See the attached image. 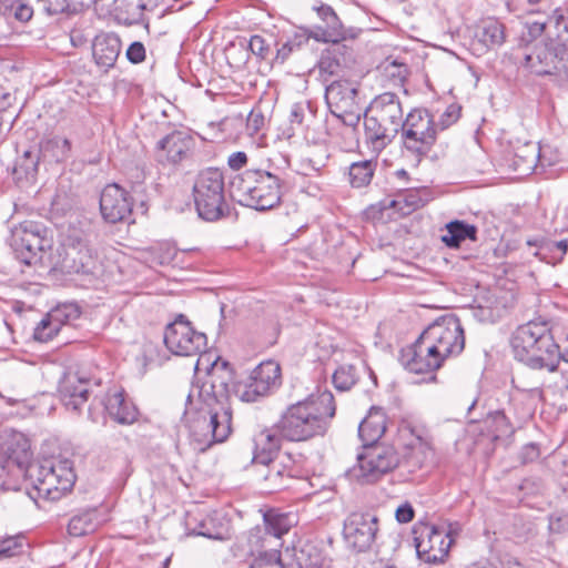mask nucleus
Listing matches in <instances>:
<instances>
[{"instance_id":"nucleus-33","label":"nucleus","mask_w":568,"mask_h":568,"mask_svg":"<svg viewBox=\"0 0 568 568\" xmlns=\"http://www.w3.org/2000/svg\"><path fill=\"white\" fill-rule=\"evenodd\" d=\"M185 527L189 535L202 536L209 539L222 540L225 537L226 529L222 524H217L212 516H201L187 514Z\"/></svg>"},{"instance_id":"nucleus-39","label":"nucleus","mask_w":568,"mask_h":568,"mask_svg":"<svg viewBox=\"0 0 568 568\" xmlns=\"http://www.w3.org/2000/svg\"><path fill=\"white\" fill-rule=\"evenodd\" d=\"M324 22L325 28H320L318 32L315 34V39L318 41L332 42L336 44L334 52L347 50L346 45L339 43L346 39V31L344 30L337 14L335 13L334 18H329Z\"/></svg>"},{"instance_id":"nucleus-46","label":"nucleus","mask_w":568,"mask_h":568,"mask_svg":"<svg viewBox=\"0 0 568 568\" xmlns=\"http://www.w3.org/2000/svg\"><path fill=\"white\" fill-rule=\"evenodd\" d=\"M332 378L335 388L345 392L349 390L356 384L358 375L355 366L344 364L335 369Z\"/></svg>"},{"instance_id":"nucleus-5","label":"nucleus","mask_w":568,"mask_h":568,"mask_svg":"<svg viewBox=\"0 0 568 568\" xmlns=\"http://www.w3.org/2000/svg\"><path fill=\"white\" fill-rule=\"evenodd\" d=\"M23 485L32 499L55 501L69 493L75 483L73 463L68 458L44 459L24 465Z\"/></svg>"},{"instance_id":"nucleus-57","label":"nucleus","mask_w":568,"mask_h":568,"mask_svg":"<svg viewBox=\"0 0 568 568\" xmlns=\"http://www.w3.org/2000/svg\"><path fill=\"white\" fill-rule=\"evenodd\" d=\"M33 16L32 7L26 2V0H20L14 12L11 17L20 22H28Z\"/></svg>"},{"instance_id":"nucleus-23","label":"nucleus","mask_w":568,"mask_h":568,"mask_svg":"<svg viewBox=\"0 0 568 568\" xmlns=\"http://www.w3.org/2000/svg\"><path fill=\"white\" fill-rule=\"evenodd\" d=\"M90 378L79 372H67L59 382V395L64 407L79 412L89 399Z\"/></svg>"},{"instance_id":"nucleus-17","label":"nucleus","mask_w":568,"mask_h":568,"mask_svg":"<svg viewBox=\"0 0 568 568\" xmlns=\"http://www.w3.org/2000/svg\"><path fill=\"white\" fill-rule=\"evenodd\" d=\"M163 341L166 348L178 356H195L206 348V335L195 331L183 315L165 326Z\"/></svg>"},{"instance_id":"nucleus-35","label":"nucleus","mask_w":568,"mask_h":568,"mask_svg":"<svg viewBox=\"0 0 568 568\" xmlns=\"http://www.w3.org/2000/svg\"><path fill=\"white\" fill-rule=\"evenodd\" d=\"M445 230L446 233L440 236V240L449 248H458L466 240H477V227L465 221H450L445 225Z\"/></svg>"},{"instance_id":"nucleus-7","label":"nucleus","mask_w":568,"mask_h":568,"mask_svg":"<svg viewBox=\"0 0 568 568\" xmlns=\"http://www.w3.org/2000/svg\"><path fill=\"white\" fill-rule=\"evenodd\" d=\"M403 106L399 97L393 92L376 95L364 114L365 140L375 151L384 150L399 133Z\"/></svg>"},{"instance_id":"nucleus-1","label":"nucleus","mask_w":568,"mask_h":568,"mask_svg":"<svg viewBox=\"0 0 568 568\" xmlns=\"http://www.w3.org/2000/svg\"><path fill=\"white\" fill-rule=\"evenodd\" d=\"M200 407L192 416L185 412L190 437L194 449L204 452L216 443H223L232 433V410L227 400V385L214 382L204 385L200 393Z\"/></svg>"},{"instance_id":"nucleus-31","label":"nucleus","mask_w":568,"mask_h":568,"mask_svg":"<svg viewBox=\"0 0 568 568\" xmlns=\"http://www.w3.org/2000/svg\"><path fill=\"white\" fill-rule=\"evenodd\" d=\"M387 416L379 407H372L358 425V437L364 447L376 445L386 432Z\"/></svg>"},{"instance_id":"nucleus-14","label":"nucleus","mask_w":568,"mask_h":568,"mask_svg":"<svg viewBox=\"0 0 568 568\" xmlns=\"http://www.w3.org/2000/svg\"><path fill=\"white\" fill-rule=\"evenodd\" d=\"M263 523L264 530L255 528L250 532L248 542L252 552L276 549L281 545L282 536L287 534L297 524V517L294 513H284L280 509L271 508L263 514Z\"/></svg>"},{"instance_id":"nucleus-2","label":"nucleus","mask_w":568,"mask_h":568,"mask_svg":"<svg viewBox=\"0 0 568 568\" xmlns=\"http://www.w3.org/2000/svg\"><path fill=\"white\" fill-rule=\"evenodd\" d=\"M548 30L554 29L557 39L526 47L516 55L520 70L535 77H548L559 85H568V43L559 40L562 32L568 33L566 10L556 8L545 20Z\"/></svg>"},{"instance_id":"nucleus-21","label":"nucleus","mask_w":568,"mask_h":568,"mask_svg":"<svg viewBox=\"0 0 568 568\" xmlns=\"http://www.w3.org/2000/svg\"><path fill=\"white\" fill-rule=\"evenodd\" d=\"M399 362L405 369L414 374L433 373L444 363L423 333L413 344L402 348Z\"/></svg>"},{"instance_id":"nucleus-50","label":"nucleus","mask_w":568,"mask_h":568,"mask_svg":"<svg viewBox=\"0 0 568 568\" xmlns=\"http://www.w3.org/2000/svg\"><path fill=\"white\" fill-rule=\"evenodd\" d=\"M23 548V539L20 537H9L0 541V559L10 558L19 555Z\"/></svg>"},{"instance_id":"nucleus-52","label":"nucleus","mask_w":568,"mask_h":568,"mask_svg":"<svg viewBox=\"0 0 568 568\" xmlns=\"http://www.w3.org/2000/svg\"><path fill=\"white\" fill-rule=\"evenodd\" d=\"M125 57L133 64L143 62L146 57L144 44L140 41L132 42L126 49Z\"/></svg>"},{"instance_id":"nucleus-45","label":"nucleus","mask_w":568,"mask_h":568,"mask_svg":"<svg viewBox=\"0 0 568 568\" xmlns=\"http://www.w3.org/2000/svg\"><path fill=\"white\" fill-rule=\"evenodd\" d=\"M39 154L33 151H24L14 164L13 173L18 179H33L38 172Z\"/></svg>"},{"instance_id":"nucleus-32","label":"nucleus","mask_w":568,"mask_h":568,"mask_svg":"<svg viewBox=\"0 0 568 568\" xmlns=\"http://www.w3.org/2000/svg\"><path fill=\"white\" fill-rule=\"evenodd\" d=\"M262 465L266 468L263 479L265 488L270 493L288 487V483L293 478L292 459L288 456Z\"/></svg>"},{"instance_id":"nucleus-24","label":"nucleus","mask_w":568,"mask_h":568,"mask_svg":"<svg viewBox=\"0 0 568 568\" xmlns=\"http://www.w3.org/2000/svg\"><path fill=\"white\" fill-rule=\"evenodd\" d=\"M95 260L88 243L80 237H69L62 266L68 273H92Z\"/></svg>"},{"instance_id":"nucleus-36","label":"nucleus","mask_w":568,"mask_h":568,"mask_svg":"<svg viewBox=\"0 0 568 568\" xmlns=\"http://www.w3.org/2000/svg\"><path fill=\"white\" fill-rule=\"evenodd\" d=\"M475 38L486 49L500 47L505 42L504 24L495 18H487L477 26Z\"/></svg>"},{"instance_id":"nucleus-40","label":"nucleus","mask_w":568,"mask_h":568,"mask_svg":"<svg viewBox=\"0 0 568 568\" xmlns=\"http://www.w3.org/2000/svg\"><path fill=\"white\" fill-rule=\"evenodd\" d=\"M113 2L114 11L120 20L125 24H138L143 20L145 3L142 0H124L118 4V0H106Z\"/></svg>"},{"instance_id":"nucleus-59","label":"nucleus","mask_w":568,"mask_h":568,"mask_svg":"<svg viewBox=\"0 0 568 568\" xmlns=\"http://www.w3.org/2000/svg\"><path fill=\"white\" fill-rule=\"evenodd\" d=\"M247 164V155L243 151L233 152L229 155L227 165L234 170L240 171Z\"/></svg>"},{"instance_id":"nucleus-55","label":"nucleus","mask_w":568,"mask_h":568,"mask_svg":"<svg viewBox=\"0 0 568 568\" xmlns=\"http://www.w3.org/2000/svg\"><path fill=\"white\" fill-rule=\"evenodd\" d=\"M175 255H176V251L174 247H172L170 245H161L155 251L154 261L159 265H166L174 260Z\"/></svg>"},{"instance_id":"nucleus-37","label":"nucleus","mask_w":568,"mask_h":568,"mask_svg":"<svg viewBox=\"0 0 568 568\" xmlns=\"http://www.w3.org/2000/svg\"><path fill=\"white\" fill-rule=\"evenodd\" d=\"M102 519L95 508H88L71 517L68 525V532L73 537H81L93 532Z\"/></svg>"},{"instance_id":"nucleus-60","label":"nucleus","mask_w":568,"mask_h":568,"mask_svg":"<svg viewBox=\"0 0 568 568\" xmlns=\"http://www.w3.org/2000/svg\"><path fill=\"white\" fill-rule=\"evenodd\" d=\"M545 32H547L549 37L551 36L546 21H534L528 24V33L532 38L540 37Z\"/></svg>"},{"instance_id":"nucleus-64","label":"nucleus","mask_w":568,"mask_h":568,"mask_svg":"<svg viewBox=\"0 0 568 568\" xmlns=\"http://www.w3.org/2000/svg\"><path fill=\"white\" fill-rule=\"evenodd\" d=\"M341 64V61L336 58H334V63L329 61L328 58H323L320 62V69L322 71H327L331 74L335 72V68H337Z\"/></svg>"},{"instance_id":"nucleus-26","label":"nucleus","mask_w":568,"mask_h":568,"mask_svg":"<svg viewBox=\"0 0 568 568\" xmlns=\"http://www.w3.org/2000/svg\"><path fill=\"white\" fill-rule=\"evenodd\" d=\"M108 416L120 425H132L139 418V409L126 398L123 390L109 392L101 399Z\"/></svg>"},{"instance_id":"nucleus-4","label":"nucleus","mask_w":568,"mask_h":568,"mask_svg":"<svg viewBox=\"0 0 568 568\" xmlns=\"http://www.w3.org/2000/svg\"><path fill=\"white\" fill-rule=\"evenodd\" d=\"M511 347L515 358L532 369L554 372L560 361L568 363V347L559 351L547 321L532 320L517 327Z\"/></svg>"},{"instance_id":"nucleus-16","label":"nucleus","mask_w":568,"mask_h":568,"mask_svg":"<svg viewBox=\"0 0 568 568\" xmlns=\"http://www.w3.org/2000/svg\"><path fill=\"white\" fill-rule=\"evenodd\" d=\"M412 532L419 559L430 564L444 561L453 544L445 528L418 521L414 525Z\"/></svg>"},{"instance_id":"nucleus-47","label":"nucleus","mask_w":568,"mask_h":568,"mask_svg":"<svg viewBox=\"0 0 568 568\" xmlns=\"http://www.w3.org/2000/svg\"><path fill=\"white\" fill-rule=\"evenodd\" d=\"M308 37L304 33H295L288 38L276 51L274 63L283 64L295 50L307 43Z\"/></svg>"},{"instance_id":"nucleus-56","label":"nucleus","mask_w":568,"mask_h":568,"mask_svg":"<svg viewBox=\"0 0 568 568\" xmlns=\"http://www.w3.org/2000/svg\"><path fill=\"white\" fill-rule=\"evenodd\" d=\"M265 124V116L260 111H251L247 120L246 128L251 134L257 133Z\"/></svg>"},{"instance_id":"nucleus-3","label":"nucleus","mask_w":568,"mask_h":568,"mask_svg":"<svg viewBox=\"0 0 568 568\" xmlns=\"http://www.w3.org/2000/svg\"><path fill=\"white\" fill-rule=\"evenodd\" d=\"M336 414L333 394L325 389L312 393L282 413L277 420L280 434L288 442H306L323 437Z\"/></svg>"},{"instance_id":"nucleus-41","label":"nucleus","mask_w":568,"mask_h":568,"mask_svg":"<svg viewBox=\"0 0 568 568\" xmlns=\"http://www.w3.org/2000/svg\"><path fill=\"white\" fill-rule=\"evenodd\" d=\"M47 316L60 331L69 327L81 316V308L75 303H63L52 308Z\"/></svg>"},{"instance_id":"nucleus-19","label":"nucleus","mask_w":568,"mask_h":568,"mask_svg":"<svg viewBox=\"0 0 568 568\" xmlns=\"http://www.w3.org/2000/svg\"><path fill=\"white\" fill-rule=\"evenodd\" d=\"M377 531L378 518L369 511H353L344 520V539L357 552H364L372 547Z\"/></svg>"},{"instance_id":"nucleus-34","label":"nucleus","mask_w":568,"mask_h":568,"mask_svg":"<svg viewBox=\"0 0 568 568\" xmlns=\"http://www.w3.org/2000/svg\"><path fill=\"white\" fill-rule=\"evenodd\" d=\"M514 163L517 169L526 172L534 171L538 165L542 169L551 165V162H545V149L534 142H528L516 150Z\"/></svg>"},{"instance_id":"nucleus-8","label":"nucleus","mask_w":568,"mask_h":568,"mask_svg":"<svg viewBox=\"0 0 568 568\" xmlns=\"http://www.w3.org/2000/svg\"><path fill=\"white\" fill-rule=\"evenodd\" d=\"M192 195L200 219L215 222L229 215L224 174L220 169L200 171L194 179Z\"/></svg>"},{"instance_id":"nucleus-22","label":"nucleus","mask_w":568,"mask_h":568,"mask_svg":"<svg viewBox=\"0 0 568 568\" xmlns=\"http://www.w3.org/2000/svg\"><path fill=\"white\" fill-rule=\"evenodd\" d=\"M133 200L130 193L116 183L108 184L100 195V213L110 224L125 222L132 214Z\"/></svg>"},{"instance_id":"nucleus-20","label":"nucleus","mask_w":568,"mask_h":568,"mask_svg":"<svg viewBox=\"0 0 568 568\" xmlns=\"http://www.w3.org/2000/svg\"><path fill=\"white\" fill-rule=\"evenodd\" d=\"M195 140L184 130H174L156 142V161L164 166H176L192 158Z\"/></svg>"},{"instance_id":"nucleus-28","label":"nucleus","mask_w":568,"mask_h":568,"mask_svg":"<svg viewBox=\"0 0 568 568\" xmlns=\"http://www.w3.org/2000/svg\"><path fill=\"white\" fill-rule=\"evenodd\" d=\"M121 49V39L113 32H101L92 41L94 62L104 72L115 65Z\"/></svg>"},{"instance_id":"nucleus-44","label":"nucleus","mask_w":568,"mask_h":568,"mask_svg":"<svg viewBox=\"0 0 568 568\" xmlns=\"http://www.w3.org/2000/svg\"><path fill=\"white\" fill-rule=\"evenodd\" d=\"M542 396V389L539 386H532L529 388H520L516 386V390L510 396V405L515 412H521V416L525 417L529 412H532V407L523 405L517 407L518 404H524L526 400L535 402L540 399Z\"/></svg>"},{"instance_id":"nucleus-54","label":"nucleus","mask_w":568,"mask_h":568,"mask_svg":"<svg viewBox=\"0 0 568 568\" xmlns=\"http://www.w3.org/2000/svg\"><path fill=\"white\" fill-rule=\"evenodd\" d=\"M540 456L539 446L535 443L526 444L518 453V459L521 464H529L537 460Z\"/></svg>"},{"instance_id":"nucleus-13","label":"nucleus","mask_w":568,"mask_h":568,"mask_svg":"<svg viewBox=\"0 0 568 568\" xmlns=\"http://www.w3.org/2000/svg\"><path fill=\"white\" fill-rule=\"evenodd\" d=\"M423 335L444 362L459 355L465 347L464 329L454 315L439 317L424 329Z\"/></svg>"},{"instance_id":"nucleus-38","label":"nucleus","mask_w":568,"mask_h":568,"mask_svg":"<svg viewBox=\"0 0 568 568\" xmlns=\"http://www.w3.org/2000/svg\"><path fill=\"white\" fill-rule=\"evenodd\" d=\"M527 244L537 246L538 250L535 253V256L552 265L562 262L568 250V240L552 242L541 239L540 241H528Z\"/></svg>"},{"instance_id":"nucleus-43","label":"nucleus","mask_w":568,"mask_h":568,"mask_svg":"<svg viewBox=\"0 0 568 568\" xmlns=\"http://www.w3.org/2000/svg\"><path fill=\"white\" fill-rule=\"evenodd\" d=\"M71 150V143L65 138L52 136L40 143L39 152L44 156H50L55 162L63 161L68 158Z\"/></svg>"},{"instance_id":"nucleus-51","label":"nucleus","mask_w":568,"mask_h":568,"mask_svg":"<svg viewBox=\"0 0 568 568\" xmlns=\"http://www.w3.org/2000/svg\"><path fill=\"white\" fill-rule=\"evenodd\" d=\"M248 49L253 54L260 57L261 59H266L270 52L268 43L263 37L258 34H254L250 38Z\"/></svg>"},{"instance_id":"nucleus-30","label":"nucleus","mask_w":568,"mask_h":568,"mask_svg":"<svg viewBox=\"0 0 568 568\" xmlns=\"http://www.w3.org/2000/svg\"><path fill=\"white\" fill-rule=\"evenodd\" d=\"M290 121L292 125H297L304 130V138L307 142L317 144L325 140V132L317 131L315 113L308 102L294 103L290 111Z\"/></svg>"},{"instance_id":"nucleus-10","label":"nucleus","mask_w":568,"mask_h":568,"mask_svg":"<svg viewBox=\"0 0 568 568\" xmlns=\"http://www.w3.org/2000/svg\"><path fill=\"white\" fill-rule=\"evenodd\" d=\"M31 458L28 439L14 434L0 444V493L22 490L24 465Z\"/></svg>"},{"instance_id":"nucleus-29","label":"nucleus","mask_w":568,"mask_h":568,"mask_svg":"<svg viewBox=\"0 0 568 568\" xmlns=\"http://www.w3.org/2000/svg\"><path fill=\"white\" fill-rule=\"evenodd\" d=\"M357 89L349 81H334L326 87L325 100L331 112L341 118L338 112H346L355 104Z\"/></svg>"},{"instance_id":"nucleus-15","label":"nucleus","mask_w":568,"mask_h":568,"mask_svg":"<svg viewBox=\"0 0 568 568\" xmlns=\"http://www.w3.org/2000/svg\"><path fill=\"white\" fill-rule=\"evenodd\" d=\"M44 233L45 229L33 221H24L14 226L10 245L17 258L27 265L41 261L45 248L50 247V240Z\"/></svg>"},{"instance_id":"nucleus-6","label":"nucleus","mask_w":568,"mask_h":568,"mask_svg":"<svg viewBox=\"0 0 568 568\" xmlns=\"http://www.w3.org/2000/svg\"><path fill=\"white\" fill-rule=\"evenodd\" d=\"M281 179L263 169H247L234 174L229 183L230 196L243 206L266 211L280 204Z\"/></svg>"},{"instance_id":"nucleus-9","label":"nucleus","mask_w":568,"mask_h":568,"mask_svg":"<svg viewBox=\"0 0 568 568\" xmlns=\"http://www.w3.org/2000/svg\"><path fill=\"white\" fill-rule=\"evenodd\" d=\"M403 148L418 162L428 155L437 140V124L425 108H415L408 112L400 125Z\"/></svg>"},{"instance_id":"nucleus-11","label":"nucleus","mask_w":568,"mask_h":568,"mask_svg":"<svg viewBox=\"0 0 568 568\" xmlns=\"http://www.w3.org/2000/svg\"><path fill=\"white\" fill-rule=\"evenodd\" d=\"M358 455L352 476L361 484H374L400 464L399 454L393 445L376 444L364 447Z\"/></svg>"},{"instance_id":"nucleus-12","label":"nucleus","mask_w":568,"mask_h":568,"mask_svg":"<svg viewBox=\"0 0 568 568\" xmlns=\"http://www.w3.org/2000/svg\"><path fill=\"white\" fill-rule=\"evenodd\" d=\"M397 440L403 449V464L409 471L422 468L433 455L432 436L423 424L402 422Z\"/></svg>"},{"instance_id":"nucleus-63","label":"nucleus","mask_w":568,"mask_h":568,"mask_svg":"<svg viewBox=\"0 0 568 568\" xmlns=\"http://www.w3.org/2000/svg\"><path fill=\"white\" fill-rule=\"evenodd\" d=\"M20 0H0V13L11 17Z\"/></svg>"},{"instance_id":"nucleus-48","label":"nucleus","mask_w":568,"mask_h":568,"mask_svg":"<svg viewBox=\"0 0 568 568\" xmlns=\"http://www.w3.org/2000/svg\"><path fill=\"white\" fill-rule=\"evenodd\" d=\"M257 554L250 568H283L282 555L276 549Z\"/></svg>"},{"instance_id":"nucleus-27","label":"nucleus","mask_w":568,"mask_h":568,"mask_svg":"<svg viewBox=\"0 0 568 568\" xmlns=\"http://www.w3.org/2000/svg\"><path fill=\"white\" fill-rule=\"evenodd\" d=\"M285 439L277 429V422L271 428H264L253 438V458L255 464H267L280 458L282 440Z\"/></svg>"},{"instance_id":"nucleus-61","label":"nucleus","mask_w":568,"mask_h":568,"mask_svg":"<svg viewBox=\"0 0 568 568\" xmlns=\"http://www.w3.org/2000/svg\"><path fill=\"white\" fill-rule=\"evenodd\" d=\"M469 568H525L520 562L517 560H508L506 562H501L500 567L490 564V562H476L471 565Z\"/></svg>"},{"instance_id":"nucleus-53","label":"nucleus","mask_w":568,"mask_h":568,"mask_svg":"<svg viewBox=\"0 0 568 568\" xmlns=\"http://www.w3.org/2000/svg\"><path fill=\"white\" fill-rule=\"evenodd\" d=\"M460 115V108L456 104H450L447 106L445 112L440 115L437 128L440 126V130H445L454 124Z\"/></svg>"},{"instance_id":"nucleus-62","label":"nucleus","mask_w":568,"mask_h":568,"mask_svg":"<svg viewBox=\"0 0 568 568\" xmlns=\"http://www.w3.org/2000/svg\"><path fill=\"white\" fill-rule=\"evenodd\" d=\"M566 527H568V518L567 517L561 518V517L555 516V515H551L549 517V530L551 532H560Z\"/></svg>"},{"instance_id":"nucleus-58","label":"nucleus","mask_w":568,"mask_h":568,"mask_svg":"<svg viewBox=\"0 0 568 568\" xmlns=\"http://www.w3.org/2000/svg\"><path fill=\"white\" fill-rule=\"evenodd\" d=\"M414 508L409 503H404L397 507L395 517L400 524H407L414 519Z\"/></svg>"},{"instance_id":"nucleus-25","label":"nucleus","mask_w":568,"mask_h":568,"mask_svg":"<svg viewBox=\"0 0 568 568\" xmlns=\"http://www.w3.org/2000/svg\"><path fill=\"white\" fill-rule=\"evenodd\" d=\"M326 561L322 549L308 541L287 548L282 557L283 567L287 568H323Z\"/></svg>"},{"instance_id":"nucleus-42","label":"nucleus","mask_w":568,"mask_h":568,"mask_svg":"<svg viewBox=\"0 0 568 568\" xmlns=\"http://www.w3.org/2000/svg\"><path fill=\"white\" fill-rule=\"evenodd\" d=\"M376 169V162L364 160L354 162L348 168V181L353 187H363L371 183Z\"/></svg>"},{"instance_id":"nucleus-18","label":"nucleus","mask_w":568,"mask_h":568,"mask_svg":"<svg viewBox=\"0 0 568 568\" xmlns=\"http://www.w3.org/2000/svg\"><path fill=\"white\" fill-rule=\"evenodd\" d=\"M281 384L280 364L275 361H265L251 372L243 387L239 389V396L243 402L254 403L273 394Z\"/></svg>"},{"instance_id":"nucleus-49","label":"nucleus","mask_w":568,"mask_h":568,"mask_svg":"<svg viewBox=\"0 0 568 568\" xmlns=\"http://www.w3.org/2000/svg\"><path fill=\"white\" fill-rule=\"evenodd\" d=\"M61 331L53 325L52 321L45 315L36 326L33 338L41 343H47L57 336Z\"/></svg>"}]
</instances>
